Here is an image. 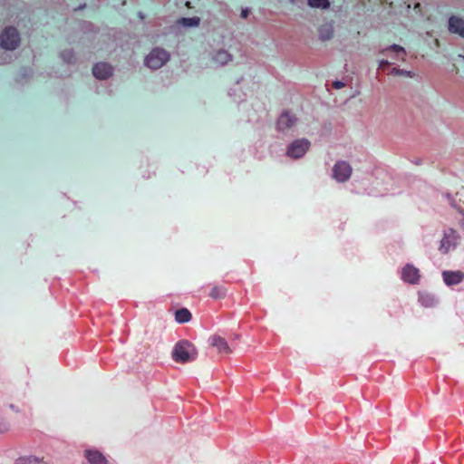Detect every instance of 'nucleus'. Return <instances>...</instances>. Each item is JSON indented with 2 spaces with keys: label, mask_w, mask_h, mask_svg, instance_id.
Here are the masks:
<instances>
[{
  "label": "nucleus",
  "mask_w": 464,
  "mask_h": 464,
  "mask_svg": "<svg viewBox=\"0 0 464 464\" xmlns=\"http://www.w3.org/2000/svg\"><path fill=\"white\" fill-rule=\"evenodd\" d=\"M171 355L176 362L184 363L194 361L198 352L191 343L187 340H181L174 345Z\"/></svg>",
  "instance_id": "f257e3e1"
},
{
  "label": "nucleus",
  "mask_w": 464,
  "mask_h": 464,
  "mask_svg": "<svg viewBox=\"0 0 464 464\" xmlns=\"http://www.w3.org/2000/svg\"><path fill=\"white\" fill-rule=\"evenodd\" d=\"M19 43V33L14 27H6L0 35V44L6 50H14Z\"/></svg>",
  "instance_id": "f03ea898"
},
{
  "label": "nucleus",
  "mask_w": 464,
  "mask_h": 464,
  "mask_svg": "<svg viewBox=\"0 0 464 464\" xmlns=\"http://www.w3.org/2000/svg\"><path fill=\"white\" fill-rule=\"evenodd\" d=\"M169 59V54L164 49L155 48L145 59V63L151 69L160 68Z\"/></svg>",
  "instance_id": "7ed1b4c3"
},
{
  "label": "nucleus",
  "mask_w": 464,
  "mask_h": 464,
  "mask_svg": "<svg viewBox=\"0 0 464 464\" xmlns=\"http://www.w3.org/2000/svg\"><path fill=\"white\" fill-rule=\"evenodd\" d=\"M309 147V140L305 139L295 140L288 146L286 155L293 159H299L306 153Z\"/></svg>",
  "instance_id": "20e7f679"
},
{
  "label": "nucleus",
  "mask_w": 464,
  "mask_h": 464,
  "mask_svg": "<svg viewBox=\"0 0 464 464\" xmlns=\"http://www.w3.org/2000/svg\"><path fill=\"white\" fill-rule=\"evenodd\" d=\"M353 169L346 161H338L333 168V177L338 182L347 181L352 175Z\"/></svg>",
  "instance_id": "39448f33"
},
{
  "label": "nucleus",
  "mask_w": 464,
  "mask_h": 464,
  "mask_svg": "<svg viewBox=\"0 0 464 464\" xmlns=\"http://www.w3.org/2000/svg\"><path fill=\"white\" fill-rule=\"evenodd\" d=\"M459 237V234L455 229L449 228L444 233L443 238L440 241L439 250L442 254H447L450 250V248L455 247L457 246Z\"/></svg>",
  "instance_id": "423d86ee"
},
{
  "label": "nucleus",
  "mask_w": 464,
  "mask_h": 464,
  "mask_svg": "<svg viewBox=\"0 0 464 464\" xmlns=\"http://www.w3.org/2000/svg\"><path fill=\"white\" fill-rule=\"evenodd\" d=\"M401 278L409 284H417L420 280V271L412 265H406L401 271Z\"/></svg>",
  "instance_id": "0eeeda50"
},
{
  "label": "nucleus",
  "mask_w": 464,
  "mask_h": 464,
  "mask_svg": "<svg viewBox=\"0 0 464 464\" xmlns=\"http://www.w3.org/2000/svg\"><path fill=\"white\" fill-rule=\"evenodd\" d=\"M297 118L288 111L283 112L277 121V129L281 131L291 129L295 125Z\"/></svg>",
  "instance_id": "6e6552de"
},
{
  "label": "nucleus",
  "mask_w": 464,
  "mask_h": 464,
  "mask_svg": "<svg viewBox=\"0 0 464 464\" xmlns=\"http://www.w3.org/2000/svg\"><path fill=\"white\" fill-rule=\"evenodd\" d=\"M210 345L215 347L218 353L222 355H228L232 353L227 342L221 336L213 335L209 339Z\"/></svg>",
  "instance_id": "1a4fd4ad"
},
{
  "label": "nucleus",
  "mask_w": 464,
  "mask_h": 464,
  "mask_svg": "<svg viewBox=\"0 0 464 464\" xmlns=\"http://www.w3.org/2000/svg\"><path fill=\"white\" fill-rule=\"evenodd\" d=\"M112 66L107 63H98L92 68L93 75L100 80H105L112 74Z\"/></svg>",
  "instance_id": "9d476101"
},
{
  "label": "nucleus",
  "mask_w": 464,
  "mask_h": 464,
  "mask_svg": "<svg viewBox=\"0 0 464 464\" xmlns=\"http://www.w3.org/2000/svg\"><path fill=\"white\" fill-rule=\"evenodd\" d=\"M444 283L447 285H455L461 283L464 279V273L462 271H444L442 273Z\"/></svg>",
  "instance_id": "9b49d317"
},
{
  "label": "nucleus",
  "mask_w": 464,
  "mask_h": 464,
  "mask_svg": "<svg viewBox=\"0 0 464 464\" xmlns=\"http://www.w3.org/2000/svg\"><path fill=\"white\" fill-rule=\"evenodd\" d=\"M449 30L464 37V20L457 16H451L449 20Z\"/></svg>",
  "instance_id": "f8f14e48"
},
{
  "label": "nucleus",
  "mask_w": 464,
  "mask_h": 464,
  "mask_svg": "<svg viewBox=\"0 0 464 464\" xmlns=\"http://www.w3.org/2000/svg\"><path fill=\"white\" fill-rule=\"evenodd\" d=\"M85 457L90 464H108L105 457L98 450H86Z\"/></svg>",
  "instance_id": "ddd939ff"
},
{
  "label": "nucleus",
  "mask_w": 464,
  "mask_h": 464,
  "mask_svg": "<svg viewBox=\"0 0 464 464\" xmlns=\"http://www.w3.org/2000/svg\"><path fill=\"white\" fill-rule=\"evenodd\" d=\"M191 318V313L187 308H180L175 312V320L179 324L188 323Z\"/></svg>",
  "instance_id": "4468645a"
},
{
  "label": "nucleus",
  "mask_w": 464,
  "mask_h": 464,
  "mask_svg": "<svg viewBox=\"0 0 464 464\" xmlns=\"http://www.w3.org/2000/svg\"><path fill=\"white\" fill-rule=\"evenodd\" d=\"M319 35L322 41H326L334 36V27L330 24L322 25L319 28Z\"/></svg>",
  "instance_id": "2eb2a0df"
},
{
  "label": "nucleus",
  "mask_w": 464,
  "mask_h": 464,
  "mask_svg": "<svg viewBox=\"0 0 464 464\" xmlns=\"http://www.w3.org/2000/svg\"><path fill=\"white\" fill-rule=\"evenodd\" d=\"M227 295V289L223 285H214L209 293V296L213 299H223Z\"/></svg>",
  "instance_id": "dca6fc26"
},
{
  "label": "nucleus",
  "mask_w": 464,
  "mask_h": 464,
  "mask_svg": "<svg viewBox=\"0 0 464 464\" xmlns=\"http://www.w3.org/2000/svg\"><path fill=\"white\" fill-rule=\"evenodd\" d=\"M231 58V54L228 53L227 51H218L213 59L216 63H218L221 65H223L229 62Z\"/></svg>",
  "instance_id": "f3484780"
},
{
  "label": "nucleus",
  "mask_w": 464,
  "mask_h": 464,
  "mask_svg": "<svg viewBox=\"0 0 464 464\" xmlns=\"http://www.w3.org/2000/svg\"><path fill=\"white\" fill-rule=\"evenodd\" d=\"M389 51H392L396 53V59L401 58V60H404L406 52L403 47L398 44H392L389 48L382 50V53H386Z\"/></svg>",
  "instance_id": "a211bd4d"
},
{
  "label": "nucleus",
  "mask_w": 464,
  "mask_h": 464,
  "mask_svg": "<svg viewBox=\"0 0 464 464\" xmlns=\"http://www.w3.org/2000/svg\"><path fill=\"white\" fill-rule=\"evenodd\" d=\"M15 464H47V463L45 461H44L42 459L30 456V457L18 459L16 460Z\"/></svg>",
  "instance_id": "6ab92c4d"
},
{
  "label": "nucleus",
  "mask_w": 464,
  "mask_h": 464,
  "mask_svg": "<svg viewBox=\"0 0 464 464\" xmlns=\"http://www.w3.org/2000/svg\"><path fill=\"white\" fill-rule=\"evenodd\" d=\"M199 22L200 19L196 16L191 18H181L178 21V23L183 26H198Z\"/></svg>",
  "instance_id": "aec40b11"
},
{
  "label": "nucleus",
  "mask_w": 464,
  "mask_h": 464,
  "mask_svg": "<svg viewBox=\"0 0 464 464\" xmlns=\"http://www.w3.org/2000/svg\"><path fill=\"white\" fill-rule=\"evenodd\" d=\"M308 5L313 8H328L330 3L328 0H308Z\"/></svg>",
  "instance_id": "412c9836"
},
{
  "label": "nucleus",
  "mask_w": 464,
  "mask_h": 464,
  "mask_svg": "<svg viewBox=\"0 0 464 464\" xmlns=\"http://www.w3.org/2000/svg\"><path fill=\"white\" fill-rule=\"evenodd\" d=\"M390 74L396 75V76H407V77H413L414 73L411 71H405L401 69L392 68Z\"/></svg>",
  "instance_id": "4be33fe9"
},
{
  "label": "nucleus",
  "mask_w": 464,
  "mask_h": 464,
  "mask_svg": "<svg viewBox=\"0 0 464 464\" xmlns=\"http://www.w3.org/2000/svg\"><path fill=\"white\" fill-rule=\"evenodd\" d=\"M420 302L421 303V304L423 306L430 307V306L433 305L434 299H433V297H431L430 295H420Z\"/></svg>",
  "instance_id": "5701e85b"
},
{
  "label": "nucleus",
  "mask_w": 464,
  "mask_h": 464,
  "mask_svg": "<svg viewBox=\"0 0 464 464\" xmlns=\"http://www.w3.org/2000/svg\"><path fill=\"white\" fill-rule=\"evenodd\" d=\"M8 430V424L5 421L0 420V433L5 432Z\"/></svg>",
  "instance_id": "b1692460"
},
{
  "label": "nucleus",
  "mask_w": 464,
  "mask_h": 464,
  "mask_svg": "<svg viewBox=\"0 0 464 464\" xmlns=\"http://www.w3.org/2000/svg\"><path fill=\"white\" fill-rule=\"evenodd\" d=\"M68 54L69 56L67 57V52L65 51L62 53V56L63 60L67 61L68 63H72V54L71 53H69Z\"/></svg>",
  "instance_id": "393cba45"
},
{
  "label": "nucleus",
  "mask_w": 464,
  "mask_h": 464,
  "mask_svg": "<svg viewBox=\"0 0 464 464\" xmlns=\"http://www.w3.org/2000/svg\"><path fill=\"white\" fill-rule=\"evenodd\" d=\"M333 86H334V88H335V89H340V88L343 87V86H344V84H343V82H340V81H336V82H334L333 83Z\"/></svg>",
  "instance_id": "a878e982"
},
{
  "label": "nucleus",
  "mask_w": 464,
  "mask_h": 464,
  "mask_svg": "<svg viewBox=\"0 0 464 464\" xmlns=\"http://www.w3.org/2000/svg\"><path fill=\"white\" fill-rule=\"evenodd\" d=\"M391 63L387 60H381L380 61V64H379V67L380 68H384L385 66H388Z\"/></svg>",
  "instance_id": "bb28decb"
},
{
  "label": "nucleus",
  "mask_w": 464,
  "mask_h": 464,
  "mask_svg": "<svg viewBox=\"0 0 464 464\" xmlns=\"http://www.w3.org/2000/svg\"><path fill=\"white\" fill-rule=\"evenodd\" d=\"M249 12H250V11H249V9H247V8H246V9H243V10L241 11V17H242V18H246V17H247V15H248V14H249Z\"/></svg>",
  "instance_id": "cd10ccee"
},
{
  "label": "nucleus",
  "mask_w": 464,
  "mask_h": 464,
  "mask_svg": "<svg viewBox=\"0 0 464 464\" xmlns=\"http://www.w3.org/2000/svg\"><path fill=\"white\" fill-rule=\"evenodd\" d=\"M403 4L406 5L407 9L411 8V4L408 3V0H403Z\"/></svg>",
  "instance_id": "c85d7f7f"
},
{
  "label": "nucleus",
  "mask_w": 464,
  "mask_h": 464,
  "mask_svg": "<svg viewBox=\"0 0 464 464\" xmlns=\"http://www.w3.org/2000/svg\"><path fill=\"white\" fill-rule=\"evenodd\" d=\"M9 407H10L13 411H17V410H16V408H15V406H14V404H10V405H9Z\"/></svg>",
  "instance_id": "c756f323"
},
{
  "label": "nucleus",
  "mask_w": 464,
  "mask_h": 464,
  "mask_svg": "<svg viewBox=\"0 0 464 464\" xmlns=\"http://www.w3.org/2000/svg\"><path fill=\"white\" fill-rule=\"evenodd\" d=\"M420 7V5L418 3V4H416V5H415V7H414V8H415V9H417V8L419 9Z\"/></svg>",
  "instance_id": "7c9ffc66"
},
{
  "label": "nucleus",
  "mask_w": 464,
  "mask_h": 464,
  "mask_svg": "<svg viewBox=\"0 0 464 464\" xmlns=\"http://www.w3.org/2000/svg\"><path fill=\"white\" fill-rule=\"evenodd\" d=\"M390 5H391V7H392V6H393V1H392V0H391V2H390Z\"/></svg>",
  "instance_id": "2f4dec72"
}]
</instances>
